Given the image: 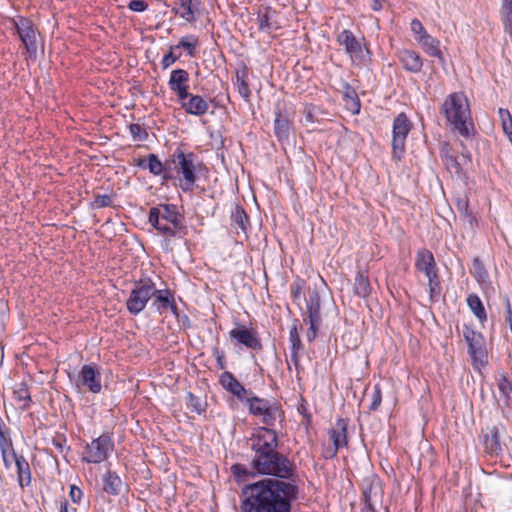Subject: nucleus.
<instances>
[{
  "label": "nucleus",
  "instance_id": "4c0bfd02",
  "mask_svg": "<svg viewBox=\"0 0 512 512\" xmlns=\"http://www.w3.org/2000/svg\"><path fill=\"white\" fill-rule=\"evenodd\" d=\"M13 396L16 401L22 402V410L29 409L32 403V399L26 382H21L15 385L13 389Z\"/></svg>",
  "mask_w": 512,
  "mask_h": 512
},
{
  "label": "nucleus",
  "instance_id": "8fccbe9b",
  "mask_svg": "<svg viewBox=\"0 0 512 512\" xmlns=\"http://www.w3.org/2000/svg\"><path fill=\"white\" fill-rule=\"evenodd\" d=\"M129 131L132 137L138 141H146L148 139V131L140 124L132 123L129 125Z\"/></svg>",
  "mask_w": 512,
  "mask_h": 512
},
{
  "label": "nucleus",
  "instance_id": "a19ab883",
  "mask_svg": "<svg viewBox=\"0 0 512 512\" xmlns=\"http://www.w3.org/2000/svg\"><path fill=\"white\" fill-rule=\"evenodd\" d=\"M456 208L462 216L468 219L471 226L477 224V219L469 208V200L466 196L457 198Z\"/></svg>",
  "mask_w": 512,
  "mask_h": 512
},
{
  "label": "nucleus",
  "instance_id": "a878e982",
  "mask_svg": "<svg viewBox=\"0 0 512 512\" xmlns=\"http://www.w3.org/2000/svg\"><path fill=\"white\" fill-rule=\"evenodd\" d=\"M230 218L232 227L236 230H240L247 238L251 225L249 216L243 206L235 205L234 209L231 211Z\"/></svg>",
  "mask_w": 512,
  "mask_h": 512
},
{
  "label": "nucleus",
  "instance_id": "0eeeda50",
  "mask_svg": "<svg viewBox=\"0 0 512 512\" xmlns=\"http://www.w3.org/2000/svg\"><path fill=\"white\" fill-rule=\"evenodd\" d=\"M412 122L404 112L399 113L393 120L392 157L400 161L405 152V143L412 129Z\"/></svg>",
  "mask_w": 512,
  "mask_h": 512
},
{
  "label": "nucleus",
  "instance_id": "2eb2a0df",
  "mask_svg": "<svg viewBox=\"0 0 512 512\" xmlns=\"http://www.w3.org/2000/svg\"><path fill=\"white\" fill-rule=\"evenodd\" d=\"M219 384L224 390L234 395L239 401L244 400L250 390L246 389L232 372L224 371L219 376Z\"/></svg>",
  "mask_w": 512,
  "mask_h": 512
},
{
  "label": "nucleus",
  "instance_id": "052dcab7",
  "mask_svg": "<svg viewBox=\"0 0 512 512\" xmlns=\"http://www.w3.org/2000/svg\"><path fill=\"white\" fill-rule=\"evenodd\" d=\"M172 161L170 159V157L167 159V166L165 167V171L164 173L160 174L159 176H161L163 182H168L172 179H174V175H173V169L174 167L172 168Z\"/></svg>",
  "mask_w": 512,
  "mask_h": 512
},
{
  "label": "nucleus",
  "instance_id": "ddd939ff",
  "mask_svg": "<svg viewBox=\"0 0 512 512\" xmlns=\"http://www.w3.org/2000/svg\"><path fill=\"white\" fill-rule=\"evenodd\" d=\"M189 73L185 69H175L171 71L168 86L177 96V100H185L189 89Z\"/></svg>",
  "mask_w": 512,
  "mask_h": 512
},
{
  "label": "nucleus",
  "instance_id": "7ed1b4c3",
  "mask_svg": "<svg viewBox=\"0 0 512 512\" xmlns=\"http://www.w3.org/2000/svg\"><path fill=\"white\" fill-rule=\"evenodd\" d=\"M148 222L161 234L167 237H183L187 234L184 216L175 204L161 203L151 207Z\"/></svg>",
  "mask_w": 512,
  "mask_h": 512
},
{
  "label": "nucleus",
  "instance_id": "aec40b11",
  "mask_svg": "<svg viewBox=\"0 0 512 512\" xmlns=\"http://www.w3.org/2000/svg\"><path fill=\"white\" fill-rule=\"evenodd\" d=\"M348 424V418H339L337 419L335 426L329 430L330 439L333 445H336V449H341L348 445Z\"/></svg>",
  "mask_w": 512,
  "mask_h": 512
},
{
  "label": "nucleus",
  "instance_id": "f8f14e48",
  "mask_svg": "<svg viewBox=\"0 0 512 512\" xmlns=\"http://www.w3.org/2000/svg\"><path fill=\"white\" fill-rule=\"evenodd\" d=\"M78 389L86 388L93 394H99L102 390L101 373L95 364H85L81 367L75 382Z\"/></svg>",
  "mask_w": 512,
  "mask_h": 512
},
{
  "label": "nucleus",
  "instance_id": "774afa93",
  "mask_svg": "<svg viewBox=\"0 0 512 512\" xmlns=\"http://www.w3.org/2000/svg\"><path fill=\"white\" fill-rule=\"evenodd\" d=\"M504 303H505V319H506V322L508 321H512V307H511V303H510V299L509 297H505L504 299Z\"/></svg>",
  "mask_w": 512,
  "mask_h": 512
},
{
  "label": "nucleus",
  "instance_id": "ea45409f",
  "mask_svg": "<svg viewBox=\"0 0 512 512\" xmlns=\"http://www.w3.org/2000/svg\"><path fill=\"white\" fill-rule=\"evenodd\" d=\"M500 14L504 31L512 36V0H502Z\"/></svg>",
  "mask_w": 512,
  "mask_h": 512
},
{
  "label": "nucleus",
  "instance_id": "49530a36",
  "mask_svg": "<svg viewBox=\"0 0 512 512\" xmlns=\"http://www.w3.org/2000/svg\"><path fill=\"white\" fill-rule=\"evenodd\" d=\"M444 164L447 170L451 174H455L457 177L461 178L463 175L462 165L458 162L457 158L452 155H447L444 159Z\"/></svg>",
  "mask_w": 512,
  "mask_h": 512
},
{
  "label": "nucleus",
  "instance_id": "20e7f679",
  "mask_svg": "<svg viewBox=\"0 0 512 512\" xmlns=\"http://www.w3.org/2000/svg\"><path fill=\"white\" fill-rule=\"evenodd\" d=\"M442 111L447 121L462 137L468 139L474 134V125L467 122L470 118V107L466 96L460 92H454L445 99Z\"/></svg>",
  "mask_w": 512,
  "mask_h": 512
},
{
  "label": "nucleus",
  "instance_id": "69168bd1",
  "mask_svg": "<svg viewBox=\"0 0 512 512\" xmlns=\"http://www.w3.org/2000/svg\"><path fill=\"white\" fill-rule=\"evenodd\" d=\"M177 321L182 325L184 329L191 328V321L187 314L181 313L180 316H178Z\"/></svg>",
  "mask_w": 512,
  "mask_h": 512
},
{
  "label": "nucleus",
  "instance_id": "4be33fe9",
  "mask_svg": "<svg viewBox=\"0 0 512 512\" xmlns=\"http://www.w3.org/2000/svg\"><path fill=\"white\" fill-rule=\"evenodd\" d=\"M236 81L234 85L237 88L239 95L245 102L250 101L251 90L249 88V68L245 63H241L235 71Z\"/></svg>",
  "mask_w": 512,
  "mask_h": 512
},
{
  "label": "nucleus",
  "instance_id": "c03bdc74",
  "mask_svg": "<svg viewBox=\"0 0 512 512\" xmlns=\"http://www.w3.org/2000/svg\"><path fill=\"white\" fill-rule=\"evenodd\" d=\"M297 322L298 320H295L289 332V342L291 345L290 351H301L303 349V344L298 332Z\"/></svg>",
  "mask_w": 512,
  "mask_h": 512
},
{
  "label": "nucleus",
  "instance_id": "680f3d73",
  "mask_svg": "<svg viewBox=\"0 0 512 512\" xmlns=\"http://www.w3.org/2000/svg\"><path fill=\"white\" fill-rule=\"evenodd\" d=\"M298 411L299 413L303 416L304 418V421H303V424L306 425V426H309L311 425L312 423V415L311 413L307 410L306 406L304 404L300 405L298 407Z\"/></svg>",
  "mask_w": 512,
  "mask_h": 512
},
{
  "label": "nucleus",
  "instance_id": "a211bd4d",
  "mask_svg": "<svg viewBox=\"0 0 512 512\" xmlns=\"http://www.w3.org/2000/svg\"><path fill=\"white\" fill-rule=\"evenodd\" d=\"M398 59L403 68L411 73H419L423 68V59L420 54L414 50L402 49L399 50Z\"/></svg>",
  "mask_w": 512,
  "mask_h": 512
},
{
  "label": "nucleus",
  "instance_id": "4d7b16f0",
  "mask_svg": "<svg viewBox=\"0 0 512 512\" xmlns=\"http://www.w3.org/2000/svg\"><path fill=\"white\" fill-rule=\"evenodd\" d=\"M212 355L216 358L218 368L221 370L225 369L226 368L225 355H224V352L219 349L218 345H216L212 348Z\"/></svg>",
  "mask_w": 512,
  "mask_h": 512
},
{
  "label": "nucleus",
  "instance_id": "9b49d317",
  "mask_svg": "<svg viewBox=\"0 0 512 512\" xmlns=\"http://www.w3.org/2000/svg\"><path fill=\"white\" fill-rule=\"evenodd\" d=\"M229 337L237 344L254 351H261L263 349L259 333L252 327L238 323L235 328L230 330Z\"/></svg>",
  "mask_w": 512,
  "mask_h": 512
},
{
  "label": "nucleus",
  "instance_id": "2f4dec72",
  "mask_svg": "<svg viewBox=\"0 0 512 512\" xmlns=\"http://www.w3.org/2000/svg\"><path fill=\"white\" fill-rule=\"evenodd\" d=\"M241 402L247 406L248 411L251 415L258 416L261 410L265 408L267 404L270 403V400L260 398L256 396L252 390H250L247 396H245L244 400H242Z\"/></svg>",
  "mask_w": 512,
  "mask_h": 512
},
{
  "label": "nucleus",
  "instance_id": "603ef678",
  "mask_svg": "<svg viewBox=\"0 0 512 512\" xmlns=\"http://www.w3.org/2000/svg\"><path fill=\"white\" fill-rule=\"evenodd\" d=\"M177 50H172V46H170V49L168 53H166L161 61V65L163 69H167L172 64H174L176 61H178L181 57V53L176 54Z\"/></svg>",
  "mask_w": 512,
  "mask_h": 512
},
{
  "label": "nucleus",
  "instance_id": "a18cd8bd",
  "mask_svg": "<svg viewBox=\"0 0 512 512\" xmlns=\"http://www.w3.org/2000/svg\"><path fill=\"white\" fill-rule=\"evenodd\" d=\"M52 445L58 450L60 454H66L70 451V446L67 445V438L64 433L56 432L51 439Z\"/></svg>",
  "mask_w": 512,
  "mask_h": 512
},
{
  "label": "nucleus",
  "instance_id": "1a4fd4ad",
  "mask_svg": "<svg viewBox=\"0 0 512 512\" xmlns=\"http://www.w3.org/2000/svg\"><path fill=\"white\" fill-rule=\"evenodd\" d=\"M336 40L340 46L345 48V52L351 57L352 61L364 63L369 59L370 51L368 47L351 30H342L338 33Z\"/></svg>",
  "mask_w": 512,
  "mask_h": 512
},
{
  "label": "nucleus",
  "instance_id": "e2e57ef3",
  "mask_svg": "<svg viewBox=\"0 0 512 512\" xmlns=\"http://www.w3.org/2000/svg\"><path fill=\"white\" fill-rule=\"evenodd\" d=\"M309 323H310V327L307 332V340L309 342H312L317 337V332L321 326V323H315V325H312V322H309Z\"/></svg>",
  "mask_w": 512,
  "mask_h": 512
},
{
  "label": "nucleus",
  "instance_id": "338daca9",
  "mask_svg": "<svg viewBox=\"0 0 512 512\" xmlns=\"http://www.w3.org/2000/svg\"><path fill=\"white\" fill-rule=\"evenodd\" d=\"M339 449H336V445H333L332 447H328L323 451V457L325 459H333L336 457Z\"/></svg>",
  "mask_w": 512,
  "mask_h": 512
},
{
  "label": "nucleus",
  "instance_id": "4468645a",
  "mask_svg": "<svg viewBox=\"0 0 512 512\" xmlns=\"http://www.w3.org/2000/svg\"><path fill=\"white\" fill-rule=\"evenodd\" d=\"M181 108L190 115L203 116L208 112L209 102L201 95L187 92L185 100H178Z\"/></svg>",
  "mask_w": 512,
  "mask_h": 512
},
{
  "label": "nucleus",
  "instance_id": "72a5a7b5",
  "mask_svg": "<svg viewBox=\"0 0 512 512\" xmlns=\"http://www.w3.org/2000/svg\"><path fill=\"white\" fill-rule=\"evenodd\" d=\"M199 46V39L197 36L190 34L183 36L179 43L172 45V50L184 49L188 56L195 57L197 54V48Z\"/></svg>",
  "mask_w": 512,
  "mask_h": 512
},
{
  "label": "nucleus",
  "instance_id": "dca6fc26",
  "mask_svg": "<svg viewBox=\"0 0 512 512\" xmlns=\"http://www.w3.org/2000/svg\"><path fill=\"white\" fill-rule=\"evenodd\" d=\"M200 5L201 0H177L172 12L192 23L196 21V14L199 12Z\"/></svg>",
  "mask_w": 512,
  "mask_h": 512
},
{
  "label": "nucleus",
  "instance_id": "c85d7f7f",
  "mask_svg": "<svg viewBox=\"0 0 512 512\" xmlns=\"http://www.w3.org/2000/svg\"><path fill=\"white\" fill-rule=\"evenodd\" d=\"M15 466L17 472V482L19 486L22 489L30 486L32 481V472L28 461L23 455L20 454L19 457H17Z\"/></svg>",
  "mask_w": 512,
  "mask_h": 512
},
{
  "label": "nucleus",
  "instance_id": "39448f33",
  "mask_svg": "<svg viewBox=\"0 0 512 512\" xmlns=\"http://www.w3.org/2000/svg\"><path fill=\"white\" fill-rule=\"evenodd\" d=\"M156 292V285L151 278L140 279L134 283L126 300V308L131 315L140 314Z\"/></svg>",
  "mask_w": 512,
  "mask_h": 512
},
{
  "label": "nucleus",
  "instance_id": "f03ea898",
  "mask_svg": "<svg viewBox=\"0 0 512 512\" xmlns=\"http://www.w3.org/2000/svg\"><path fill=\"white\" fill-rule=\"evenodd\" d=\"M169 157L174 170L180 176V188L184 193L194 190L199 175L206 177L209 173L208 167L199 160L198 155L194 152H185L181 148H176Z\"/></svg>",
  "mask_w": 512,
  "mask_h": 512
},
{
  "label": "nucleus",
  "instance_id": "f3484780",
  "mask_svg": "<svg viewBox=\"0 0 512 512\" xmlns=\"http://www.w3.org/2000/svg\"><path fill=\"white\" fill-rule=\"evenodd\" d=\"M362 498L364 508L373 507L372 498L381 492V484L379 478L375 474L366 476L361 483Z\"/></svg>",
  "mask_w": 512,
  "mask_h": 512
},
{
  "label": "nucleus",
  "instance_id": "f257e3e1",
  "mask_svg": "<svg viewBox=\"0 0 512 512\" xmlns=\"http://www.w3.org/2000/svg\"><path fill=\"white\" fill-rule=\"evenodd\" d=\"M261 426L250 437L253 453L249 466L235 463L230 467L234 480L240 484L257 476H267L245 484L240 492L241 512H292L301 487L295 462L278 450L277 432L272 428L284 411L276 401H270L258 414Z\"/></svg>",
  "mask_w": 512,
  "mask_h": 512
},
{
  "label": "nucleus",
  "instance_id": "bf43d9fd",
  "mask_svg": "<svg viewBox=\"0 0 512 512\" xmlns=\"http://www.w3.org/2000/svg\"><path fill=\"white\" fill-rule=\"evenodd\" d=\"M410 25H411V31L414 33L415 37L416 36H424V35L428 34L420 20L415 18L411 21Z\"/></svg>",
  "mask_w": 512,
  "mask_h": 512
},
{
  "label": "nucleus",
  "instance_id": "412c9836",
  "mask_svg": "<svg viewBox=\"0 0 512 512\" xmlns=\"http://www.w3.org/2000/svg\"><path fill=\"white\" fill-rule=\"evenodd\" d=\"M415 40L420 44L427 55L435 57L441 64H445V58L440 49V41L437 38L426 34L424 36H416Z\"/></svg>",
  "mask_w": 512,
  "mask_h": 512
},
{
  "label": "nucleus",
  "instance_id": "13d9d810",
  "mask_svg": "<svg viewBox=\"0 0 512 512\" xmlns=\"http://www.w3.org/2000/svg\"><path fill=\"white\" fill-rule=\"evenodd\" d=\"M128 8L134 12H143L147 10L148 3L145 0H131L128 3Z\"/></svg>",
  "mask_w": 512,
  "mask_h": 512
},
{
  "label": "nucleus",
  "instance_id": "de8ad7c7",
  "mask_svg": "<svg viewBox=\"0 0 512 512\" xmlns=\"http://www.w3.org/2000/svg\"><path fill=\"white\" fill-rule=\"evenodd\" d=\"M499 116L501 119V124L504 133L508 136L512 134V115L510 114L509 110L500 108Z\"/></svg>",
  "mask_w": 512,
  "mask_h": 512
},
{
  "label": "nucleus",
  "instance_id": "864d4df0",
  "mask_svg": "<svg viewBox=\"0 0 512 512\" xmlns=\"http://www.w3.org/2000/svg\"><path fill=\"white\" fill-rule=\"evenodd\" d=\"M92 208L99 209L104 207L112 206V197L110 195L104 194L95 195V199L91 204Z\"/></svg>",
  "mask_w": 512,
  "mask_h": 512
},
{
  "label": "nucleus",
  "instance_id": "79ce46f5",
  "mask_svg": "<svg viewBox=\"0 0 512 512\" xmlns=\"http://www.w3.org/2000/svg\"><path fill=\"white\" fill-rule=\"evenodd\" d=\"M498 389L501 395L505 398L504 405L506 407L512 404V383L509 381L506 375H501L498 381Z\"/></svg>",
  "mask_w": 512,
  "mask_h": 512
},
{
  "label": "nucleus",
  "instance_id": "6e6552de",
  "mask_svg": "<svg viewBox=\"0 0 512 512\" xmlns=\"http://www.w3.org/2000/svg\"><path fill=\"white\" fill-rule=\"evenodd\" d=\"M20 40L22 41L30 57H36L37 54V28L30 18L17 16L11 20Z\"/></svg>",
  "mask_w": 512,
  "mask_h": 512
},
{
  "label": "nucleus",
  "instance_id": "423d86ee",
  "mask_svg": "<svg viewBox=\"0 0 512 512\" xmlns=\"http://www.w3.org/2000/svg\"><path fill=\"white\" fill-rule=\"evenodd\" d=\"M113 450L112 434L103 433L85 446L82 461L93 464L101 463L109 457Z\"/></svg>",
  "mask_w": 512,
  "mask_h": 512
},
{
  "label": "nucleus",
  "instance_id": "5701e85b",
  "mask_svg": "<svg viewBox=\"0 0 512 512\" xmlns=\"http://www.w3.org/2000/svg\"><path fill=\"white\" fill-rule=\"evenodd\" d=\"M484 451L494 457L502 455L503 448L500 443V432L497 426L488 429V433L484 435Z\"/></svg>",
  "mask_w": 512,
  "mask_h": 512
},
{
  "label": "nucleus",
  "instance_id": "09e8293b",
  "mask_svg": "<svg viewBox=\"0 0 512 512\" xmlns=\"http://www.w3.org/2000/svg\"><path fill=\"white\" fill-rule=\"evenodd\" d=\"M473 275L477 281L484 282L488 278V272L485 269L482 261L476 257L473 260Z\"/></svg>",
  "mask_w": 512,
  "mask_h": 512
},
{
  "label": "nucleus",
  "instance_id": "7c9ffc66",
  "mask_svg": "<svg viewBox=\"0 0 512 512\" xmlns=\"http://www.w3.org/2000/svg\"><path fill=\"white\" fill-rule=\"evenodd\" d=\"M153 303L152 305L155 309L162 313L165 310H168V306L174 300V294L170 289H157L152 297Z\"/></svg>",
  "mask_w": 512,
  "mask_h": 512
},
{
  "label": "nucleus",
  "instance_id": "cd10ccee",
  "mask_svg": "<svg viewBox=\"0 0 512 512\" xmlns=\"http://www.w3.org/2000/svg\"><path fill=\"white\" fill-rule=\"evenodd\" d=\"M102 490L112 496H117L120 494L121 489L124 485L122 479L117 474L116 471L108 470L102 476Z\"/></svg>",
  "mask_w": 512,
  "mask_h": 512
},
{
  "label": "nucleus",
  "instance_id": "3c124183",
  "mask_svg": "<svg viewBox=\"0 0 512 512\" xmlns=\"http://www.w3.org/2000/svg\"><path fill=\"white\" fill-rule=\"evenodd\" d=\"M370 397H371V403L369 405V410L370 411L378 410V408L380 407L381 402H382V392H381V387L379 384H376L373 387V391H372Z\"/></svg>",
  "mask_w": 512,
  "mask_h": 512
},
{
  "label": "nucleus",
  "instance_id": "c9c22d12",
  "mask_svg": "<svg viewBox=\"0 0 512 512\" xmlns=\"http://www.w3.org/2000/svg\"><path fill=\"white\" fill-rule=\"evenodd\" d=\"M354 292L361 298H366L371 293V285L366 272H357L354 283Z\"/></svg>",
  "mask_w": 512,
  "mask_h": 512
},
{
  "label": "nucleus",
  "instance_id": "0e129e2a",
  "mask_svg": "<svg viewBox=\"0 0 512 512\" xmlns=\"http://www.w3.org/2000/svg\"><path fill=\"white\" fill-rule=\"evenodd\" d=\"M59 512H77V509L71 507L68 500L66 498H63L60 501Z\"/></svg>",
  "mask_w": 512,
  "mask_h": 512
},
{
  "label": "nucleus",
  "instance_id": "37998d69",
  "mask_svg": "<svg viewBox=\"0 0 512 512\" xmlns=\"http://www.w3.org/2000/svg\"><path fill=\"white\" fill-rule=\"evenodd\" d=\"M186 399L187 408L190 409L191 412L201 415L206 411L207 403L202 401L200 397L194 395L192 392H187Z\"/></svg>",
  "mask_w": 512,
  "mask_h": 512
},
{
  "label": "nucleus",
  "instance_id": "9d476101",
  "mask_svg": "<svg viewBox=\"0 0 512 512\" xmlns=\"http://www.w3.org/2000/svg\"><path fill=\"white\" fill-rule=\"evenodd\" d=\"M463 337L468 344V353L474 365H483L487 360L485 339L481 332L468 325H463Z\"/></svg>",
  "mask_w": 512,
  "mask_h": 512
},
{
  "label": "nucleus",
  "instance_id": "473e14b6",
  "mask_svg": "<svg viewBox=\"0 0 512 512\" xmlns=\"http://www.w3.org/2000/svg\"><path fill=\"white\" fill-rule=\"evenodd\" d=\"M0 452L3 464L6 469H10L12 466V462H16L17 457H19L20 455L14 449L12 439L0 442Z\"/></svg>",
  "mask_w": 512,
  "mask_h": 512
},
{
  "label": "nucleus",
  "instance_id": "f704fd0d",
  "mask_svg": "<svg viewBox=\"0 0 512 512\" xmlns=\"http://www.w3.org/2000/svg\"><path fill=\"white\" fill-rule=\"evenodd\" d=\"M428 279L429 299L431 303H436L442 295V285L439 270L426 276Z\"/></svg>",
  "mask_w": 512,
  "mask_h": 512
},
{
  "label": "nucleus",
  "instance_id": "58836bf2",
  "mask_svg": "<svg viewBox=\"0 0 512 512\" xmlns=\"http://www.w3.org/2000/svg\"><path fill=\"white\" fill-rule=\"evenodd\" d=\"M467 305L470 308V310L473 312V314L477 317V319L483 323L487 320V314L484 308V305L479 298V296L475 293H471L468 295L467 299Z\"/></svg>",
  "mask_w": 512,
  "mask_h": 512
},
{
  "label": "nucleus",
  "instance_id": "c756f323",
  "mask_svg": "<svg viewBox=\"0 0 512 512\" xmlns=\"http://www.w3.org/2000/svg\"><path fill=\"white\" fill-rule=\"evenodd\" d=\"M343 89V99L346 108L352 114H359L361 109V102L356 90L349 83H345Z\"/></svg>",
  "mask_w": 512,
  "mask_h": 512
},
{
  "label": "nucleus",
  "instance_id": "6e6d98bb",
  "mask_svg": "<svg viewBox=\"0 0 512 512\" xmlns=\"http://www.w3.org/2000/svg\"><path fill=\"white\" fill-rule=\"evenodd\" d=\"M69 497L74 504H80L83 498V491L76 485H70Z\"/></svg>",
  "mask_w": 512,
  "mask_h": 512
},
{
  "label": "nucleus",
  "instance_id": "b1692460",
  "mask_svg": "<svg viewBox=\"0 0 512 512\" xmlns=\"http://www.w3.org/2000/svg\"><path fill=\"white\" fill-rule=\"evenodd\" d=\"M306 313L309 322H312V325H315V323H322L321 299L320 294L316 289L309 291V296L306 300Z\"/></svg>",
  "mask_w": 512,
  "mask_h": 512
},
{
  "label": "nucleus",
  "instance_id": "e433bc0d",
  "mask_svg": "<svg viewBox=\"0 0 512 512\" xmlns=\"http://www.w3.org/2000/svg\"><path fill=\"white\" fill-rule=\"evenodd\" d=\"M276 15V11L271 7H265L264 11L258 12V22H259V30L263 32H271L272 30H277L279 28L275 22H272V16Z\"/></svg>",
  "mask_w": 512,
  "mask_h": 512
},
{
  "label": "nucleus",
  "instance_id": "bb28decb",
  "mask_svg": "<svg viewBox=\"0 0 512 512\" xmlns=\"http://www.w3.org/2000/svg\"><path fill=\"white\" fill-rule=\"evenodd\" d=\"M136 166L141 169H148L152 175L159 176L165 171L167 159L165 162H162L156 154L151 153L146 158H139L136 162Z\"/></svg>",
  "mask_w": 512,
  "mask_h": 512
},
{
  "label": "nucleus",
  "instance_id": "6ab92c4d",
  "mask_svg": "<svg viewBox=\"0 0 512 512\" xmlns=\"http://www.w3.org/2000/svg\"><path fill=\"white\" fill-rule=\"evenodd\" d=\"M415 268L425 276L438 270L433 253L426 249L420 248L416 253Z\"/></svg>",
  "mask_w": 512,
  "mask_h": 512
},
{
  "label": "nucleus",
  "instance_id": "5fc2aeb1",
  "mask_svg": "<svg viewBox=\"0 0 512 512\" xmlns=\"http://www.w3.org/2000/svg\"><path fill=\"white\" fill-rule=\"evenodd\" d=\"M303 280H296L291 284V297L294 301H297L301 298L302 295V289H303Z\"/></svg>",
  "mask_w": 512,
  "mask_h": 512
},
{
  "label": "nucleus",
  "instance_id": "393cba45",
  "mask_svg": "<svg viewBox=\"0 0 512 512\" xmlns=\"http://www.w3.org/2000/svg\"><path fill=\"white\" fill-rule=\"evenodd\" d=\"M291 127L292 125L289 116L281 111H276L274 134L279 142L284 143L289 141Z\"/></svg>",
  "mask_w": 512,
  "mask_h": 512
}]
</instances>
